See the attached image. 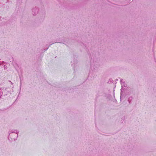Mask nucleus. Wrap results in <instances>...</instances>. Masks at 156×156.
<instances>
[{
    "label": "nucleus",
    "mask_w": 156,
    "mask_h": 156,
    "mask_svg": "<svg viewBox=\"0 0 156 156\" xmlns=\"http://www.w3.org/2000/svg\"><path fill=\"white\" fill-rule=\"evenodd\" d=\"M10 133L9 136V137H10L11 139L14 140L16 139L17 137H18V132L17 130H15V131L12 132V131H10Z\"/></svg>",
    "instance_id": "f257e3e1"
},
{
    "label": "nucleus",
    "mask_w": 156,
    "mask_h": 156,
    "mask_svg": "<svg viewBox=\"0 0 156 156\" xmlns=\"http://www.w3.org/2000/svg\"><path fill=\"white\" fill-rule=\"evenodd\" d=\"M32 11L33 12V15H35L37 14L38 11V10L37 8H35L32 9Z\"/></svg>",
    "instance_id": "f03ea898"
},
{
    "label": "nucleus",
    "mask_w": 156,
    "mask_h": 156,
    "mask_svg": "<svg viewBox=\"0 0 156 156\" xmlns=\"http://www.w3.org/2000/svg\"><path fill=\"white\" fill-rule=\"evenodd\" d=\"M120 82H121V83L122 86L124 84L125 82L122 80L121 79V81H120Z\"/></svg>",
    "instance_id": "7ed1b4c3"
},
{
    "label": "nucleus",
    "mask_w": 156,
    "mask_h": 156,
    "mask_svg": "<svg viewBox=\"0 0 156 156\" xmlns=\"http://www.w3.org/2000/svg\"><path fill=\"white\" fill-rule=\"evenodd\" d=\"M4 69L5 70H7V67L5 65L4 66Z\"/></svg>",
    "instance_id": "20e7f679"
},
{
    "label": "nucleus",
    "mask_w": 156,
    "mask_h": 156,
    "mask_svg": "<svg viewBox=\"0 0 156 156\" xmlns=\"http://www.w3.org/2000/svg\"><path fill=\"white\" fill-rule=\"evenodd\" d=\"M2 94H3L2 92L0 91V98H1V96H2Z\"/></svg>",
    "instance_id": "39448f33"
},
{
    "label": "nucleus",
    "mask_w": 156,
    "mask_h": 156,
    "mask_svg": "<svg viewBox=\"0 0 156 156\" xmlns=\"http://www.w3.org/2000/svg\"><path fill=\"white\" fill-rule=\"evenodd\" d=\"M9 82H11V83L12 84V82H11V81L9 80Z\"/></svg>",
    "instance_id": "423d86ee"
}]
</instances>
